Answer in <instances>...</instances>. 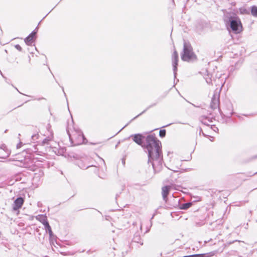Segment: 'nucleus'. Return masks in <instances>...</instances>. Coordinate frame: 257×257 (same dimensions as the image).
<instances>
[{
	"label": "nucleus",
	"mask_w": 257,
	"mask_h": 257,
	"mask_svg": "<svg viewBox=\"0 0 257 257\" xmlns=\"http://www.w3.org/2000/svg\"><path fill=\"white\" fill-rule=\"evenodd\" d=\"M161 146V142L154 136L147 137L146 148L148 152L149 162L152 163L155 172L160 171L162 168Z\"/></svg>",
	"instance_id": "f257e3e1"
},
{
	"label": "nucleus",
	"mask_w": 257,
	"mask_h": 257,
	"mask_svg": "<svg viewBox=\"0 0 257 257\" xmlns=\"http://www.w3.org/2000/svg\"><path fill=\"white\" fill-rule=\"evenodd\" d=\"M67 133L70 141L74 145H80L84 143V137L79 129L73 127L71 130L69 127L67 130Z\"/></svg>",
	"instance_id": "f03ea898"
},
{
	"label": "nucleus",
	"mask_w": 257,
	"mask_h": 257,
	"mask_svg": "<svg viewBox=\"0 0 257 257\" xmlns=\"http://www.w3.org/2000/svg\"><path fill=\"white\" fill-rule=\"evenodd\" d=\"M181 59L183 61H189L196 59V56L193 52L191 45L186 43H184L183 53L181 54Z\"/></svg>",
	"instance_id": "7ed1b4c3"
},
{
	"label": "nucleus",
	"mask_w": 257,
	"mask_h": 257,
	"mask_svg": "<svg viewBox=\"0 0 257 257\" xmlns=\"http://www.w3.org/2000/svg\"><path fill=\"white\" fill-rule=\"evenodd\" d=\"M230 26L233 32L236 34L242 31V25L240 20L238 18L231 19L230 20Z\"/></svg>",
	"instance_id": "20e7f679"
},
{
	"label": "nucleus",
	"mask_w": 257,
	"mask_h": 257,
	"mask_svg": "<svg viewBox=\"0 0 257 257\" xmlns=\"http://www.w3.org/2000/svg\"><path fill=\"white\" fill-rule=\"evenodd\" d=\"M178 55L176 52V51H174L172 54V63L173 66V71L174 73V75H176V71H177V66L178 65Z\"/></svg>",
	"instance_id": "39448f33"
},
{
	"label": "nucleus",
	"mask_w": 257,
	"mask_h": 257,
	"mask_svg": "<svg viewBox=\"0 0 257 257\" xmlns=\"http://www.w3.org/2000/svg\"><path fill=\"white\" fill-rule=\"evenodd\" d=\"M11 154V151L5 146H3L0 148V158L5 159L8 157Z\"/></svg>",
	"instance_id": "423d86ee"
},
{
	"label": "nucleus",
	"mask_w": 257,
	"mask_h": 257,
	"mask_svg": "<svg viewBox=\"0 0 257 257\" xmlns=\"http://www.w3.org/2000/svg\"><path fill=\"white\" fill-rule=\"evenodd\" d=\"M172 186H166L163 187L162 189V194L163 198L165 201H167V196L169 194L170 190L172 189Z\"/></svg>",
	"instance_id": "0eeeda50"
},
{
	"label": "nucleus",
	"mask_w": 257,
	"mask_h": 257,
	"mask_svg": "<svg viewBox=\"0 0 257 257\" xmlns=\"http://www.w3.org/2000/svg\"><path fill=\"white\" fill-rule=\"evenodd\" d=\"M24 203V200L22 197L18 198L14 202L13 209L15 210L20 208Z\"/></svg>",
	"instance_id": "6e6552de"
},
{
	"label": "nucleus",
	"mask_w": 257,
	"mask_h": 257,
	"mask_svg": "<svg viewBox=\"0 0 257 257\" xmlns=\"http://www.w3.org/2000/svg\"><path fill=\"white\" fill-rule=\"evenodd\" d=\"M170 162L171 163L170 169L174 172H177V170L176 169L179 168L180 166V162L178 160H176L175 159H172Z\"/></svg>",
	"instance_id": "1a4fd4ad"
},
{
	"label": "nucleus",
	"mask_w": 257,
	"mask_h": 257,
	"mask_svg": "<svg viewBox=\"0 0 257 257\" xmlns=\"http://www.w3.org/2000/svg\"><path fill=\"white\" fill-rule=\"evenodd\" d=\"M219 104V98L218 96L217 95H214L212 98L210 106L212 109L216 108Z\"/></svg>",
	"instance_id": "9d476101"
},
{
	"label": "nucleus",
	"mask_w": 257,
	"mask_h": 257,
	"mask_svg": "<svg viewBox=\"0 0 257 257\" xmlns=\"http://www.w3.org/2000/svg\"><path fill=\"white\" fill-rule=\"evenodd\" d=\"M144 137L141 134H136L134 136L133 140L137 144L139 145H142L143 144V140Z\"/></svg>",
	"instance_id": "9b49d317"
},
{
	"label": "nucleus",
	"mask_w": 257,
	"mask_h": 257,
	"mask_svg": "<svg viewBox=\"0 0 257 257\" xmlns=\"http://www.w3.org/2000/svg\"><path fill=\"white\" fill-rule=\"evenodd\" d=\"M36 34V32H33L31 34H30L25 40V43L28 45H30L33 43V39Z\"/></svg>",
	"instance_id": "f8f14e48"
},
{
	"label": "nucleus",
	"mask_w": 257,
	"mask_h": 257,
	"mask_svg": "<svg viewBox=\"0 0 257 257\" xmlns=\"http://www.w3.org/2000/svg\"><path fill=\"white\" fill-rule=\"evenodd\" d=\"M214 255V253L209 252L204 254H196L184 256V257H211Z\"/></svg>",
	"instance_id": "ddd939ff"
},
{
	"label": "nucleus",
	"mask_w": 257,
	"mask_h": 257,
	"mask_svg": "<svg viewBox=\"0 0 257 257\" xmlns=\"http://www.w3.org/2000/svg\"><path fill=\"white\" fill-rule=\"evenodd\" d=\"M44 222L43 224L44 225V227L46 230H47L49 232L50 236H52V231L51 230V228L50 226L49 225L48 222L47 221L45 220V219L44 218Z\"/></svg>",
	"instance_id": "4468645a"
},
{
	"label": "nucleus",
	"mask_w": 257,
	"mask_h": 257,
	"mask_svg": "<svg viewBox=\"0 0 257 257\" xmlns=\"http://www.w3.org/2000/svg\"><path fill=\"white\" fill-rule=\"evenodd\" d=\"M251 14L254 17H257V7L252 6L251 8Z\"/></svg>",
	"instance_id": "2eb2a0df"
},
{
	"label": "nucleus",
	"mask_w": 257,
	"mask_h": 257,
	"mask_svg": "<svg viewBox=\"0 0 257 257\" xmlns=\"http://www.w3.org/2000/svg\"><path fill=\"white\" fill-rule=\"evenodd\" d=\"M191 204L190 203H185L182 205V209H186L191 206Z\"/></svg>",
	"instance_id": "dca6fc26"
},
{
	"label": "nucleus",
	"mask_w": 257,
	"mask_h": 257,
	"mask_svg": "<svg viewBox=\"0 0 257 257\" xmlns=\"http://www.w3.org/2000/svg\"><path fill=\"white\" fill-rule=\"evenodd\" d=\"M166 131L165 130H161L159 132V135L161 138H163L165 136Z\"/></svg>",
	"instance_id": "f3484780"
},
{
	"label": "nucleus",
	"mask_w": 257,
	"mask_h": 257,
	"mask_svg": "<svg viewBox=\"0 0 257 257\" xmlns=\"http://www.w3.org/2000/svg\"><path fill=\"white\" fill-rule=\"evenodd\" d=\"M15 48L20 51L22 50V48L19 45H15Z\"/></svg>",
	"instance_id": "a211bd4d"
},
{
	"label": "nucleus",
	"mask_w": 257,
	"mask_h": 257,
	"mask_svg": "<svg viewBox=\"0 0 257 257\" xmlns=\"http://www.w3.org/2000/svg\"><path fill=\"white\" fill-rule=\"evenodd\" d=\"M22 143L21 142H20V143H19L17 145V148L18 149L22 147Z\"/></svg>",
	"instance_id": "6ab92c4d"
},
{
	"label": "nucleus",
	"mask_w": 257,
	"mask_h": 257,
	"mask_svg": "<svg viewBox=\"0 0 257 257\" xmlns=\"http://www.w3.org/2000/svg\"><path fill=\"white\" fill-rule=\"evenodd\" d=\"M41 217L42 218L41 221H42V222L43 223L44 221V218L45 219V220H46V221H47V219H46V217H45V216H42Z\"/></svg>",
	"instance_id": "aec40b11"
},
{
	"label": "nucleus",
	"mask_w": 257,
	"mask_h": 257,
	"mask_svg": "<svg viewBox=\"0 0 257 257\" xmlns=\"http://www.w3.org/2000/svg\"><path fill=\"white\" fill-rule=\"evenodd\" d=\"M208 128H209V129H212V127H208Z\"/></svg>",
	"instance_id": "412c9836"
}]
</instances>
